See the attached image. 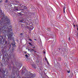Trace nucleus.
<instances>
[{"mask_svg":"<svg viewBox=\"0 0 78 78\" xmlns=\"http://www.w3.org/2000/svg\"><path fill=\"white\" fill-rule=\"evenodd\" d=\"M29 44H30V45H31L32 46V44L31 43H29Z\"/></svg>","mask_w":78,"mask_h":78,"instance_id":"nucleus-8","label":"nucleus"},{"mask_svg":"<svg viewBox=\"0 0 78 78\" xmlns=\"http://www.w3.org/2000/svg\"><path fill=\"white\" fill-rule=\"evenodd\" d=\"M68 39L69 41H70V37H69Z\"/></svg>","mask_w":78,"mask_h":78,"instance_id":"nucleus-9","label":"nucleus"},{"mask_svg":"<svg viewBox=\"0 0 78 78\" xmlns=\"http://www.w3.org/2000/svg\"><path fill=\"white\" fill-rule=\"evenodd\" d=\"M8 39H9V40H11V39H12V35H10L9 34H8Z\"/></svg>","mask_w":78,"mask_h":78,"instance_id":"nucleus-3","label":"nucleus"},{"mask_svg":"<svg viewBox=\"0 0 78 78\" xmlns=\"http://www.w3.org/2000/svg\"><path fill=\"white\" fill-rule=\"evenodd\" d=\"M67 72L68 73H69L70 71L69 70V71H67Z\"/></svg>","mask_w":78,"mask_h":78,"instance_id":"nucleus-11","label":"nucleus"},{"mask_svg":"<svg viewBox=\"0 0 78 78\" xmlns=\"http://www.w3.org/2000/svg\"><path fill=\"white\" fill-rule=\"evenodd\" d=\"M35 48V47H33V48Z\"/></svg>","mask_w":78,"mask_h":78,"instance_id":"nucleus-15","label":"nucleus"},{"mask_svg":"<svg viewBox=\"0 0 78 78\" xmlns=\"http://www.w3.org/2000/svg\"><path fill=\"white\" fill-rule=\"evenodd\" d=\"M33 67H35V68H36V67H34V66H33Z\"/></svg>","mask_w":78,"mask_h":78,"instance_id":"nucleus-17","label":"nucleus"},{"mask_svg":"<svg viewBox=\"0 0 78 78\" xmlns=\"http://www.w3.org/2000/svg\"><path fill=\"white\" fill-rule=\"evenodd\" d=\"M20 22H22V20H21Z\"/></svg>","mask_w":78,"mask_h":78,"instance_id":"nucleus-21","label":"nucleus"},{"mask_svg":"<svg viewBox=\"0 0 78 78\" xmlns=\"http://www.w3.org/2000/svg\"><path fill=\"white\" fill-rule=\"evenodd\" d=\"M27 74H28V73H27Z\"/></svg>","mask_w":78,"mask_h":78,"instance_id":"nucleus-24","label":"nucleus"},{"mask_svg":"<svg viewBox=\"0 0 78 78\" xmlns=\"http://www.w3.org/2000/svg\"><path fill=\"white\" fill-rule=\"evenodd\" d=\"M4 73H5V71H4Z\"/></svg>","mask_w":78,"mask_h":78,"instance_id":"nucleus-23","label":"nucleus"},{"mask_svg":"<svg viewBox=\"0 0 78 78\" xmlns=\"http://www.w3.org/2000/svg\"><path fill=\"white\" fill-rule=\"evenodd\" d=\"M3 14V15H4V14Z\"/></svg>","mask_w":78,"mask_h":78,"instance_id":"nucleus-27","label":"nucleus"},{"mask_svg":"<svg viewBox=\"0 0 78 78\" xmlns=\"http://www.w3.org/2000/svg\"><path fill=\"white\" fill-rule=\"evenodd\" d=\"M27 28H29V27L27 26Z\"/></svg>","mask_w":78,"mask_h":78,"instance_id":"nucleus-16","label":"nucleus"},{"mask_svg":"<svg viewBox=\"0 0 78 78\" xmlns=\"http://www.w3.org/2000/svg\"><path fill=\"white\" fill-rule=\"evenodd\" d=\"M26 24L27 25H28V23L26 22Z\"/></svg>","mask_w":78,"mask_h":78,"instance_id":"nucleus-10","label":"nucleus"},{"mask_svg":"<svg viewBox=\"0 0 78 78\" xmlns=\"http://www.w3.org/2000/svg\"><path fill=\"white\" fill-rule=\"evenodd\" d=\"M35 52H36V51H35Z\"/></svg>","mask_w":78,"mask_h":78,"instance_id":"nucleus-28","label":"nucleus"},{"mask_svg":"<svg viewBox=\"0 0 78 78\" xmlns=\"http://www.w3.org/2000/svg\"><path fill=\"white\" fill-rule=\"evenodd\" d=\"M44 53H45V52L44 51Z\"/></svg>","mask_w":78,"mask_h":78,"instance_id":"nucleus-19","label":"nucleus"},{"mask_svg":"<svg viewBox=\"0 0 78 78\" xmlns=\"http://www.w3.org/2000/svg\"><path fill=\"white\" fill-rule=\"evenodd\" d=\"M25 56L27 58H28L29 57L28 56V55H25Z\"/></svg>","mask_w":78,"mask_h":78,"instance_id":"nucleus-7","label":"nucleus"},{"mask_svg":"<svg viewBox=\"0 0 78 78\" xmlns=\"http://www.w3.org/2000/svg\"><path fill=\"white\" fill-rule=\"evenodd\" d=\"M20 35H23V33H21L20 34Z\"/></svg>","mask_w":78,"mask_h":78,"instance_id":"nucleus-12","label":"nucleus"},{"mask_svg":"<svg viewBox=\"0 0 78 78\" xmlns=\"http://www.w3.org/2000/svg\"><path fill=\"white\" fill-rule=\"evenodd\" d=\"M74 27H75V25H74Z\"/></svg>","mask_w":78,"mask_h":78,"instance_id":"nucleus-26","label":"nucleus"},{"mask_svg":"<svg viewBox=\"0 0 78 78\" xmlns=\"http://www.w3.org/2000/svg\"><path fill=\"white\" fill-rule=\"evenodd\" d=\"M45 59H46V60H47V58H45Z\"/></svg>","mask_w":78,"mask_h":78,"instance_id":"nucleus-20","label":"nucleus"},{"mask_svg":"<svg viewBox=\"0 0 78 78\" xmlns=\"http://www.w3.org/2000/svg\"><path fill=\"white\" fill-rule=\"evenodd\" d=\"M6 0V1L5 2H8V0Z\"/></svg>","mask_w":78,"mask_h":78,"instance_id":"nucleus-13","label":"nucleus"},{"mask_svg":"<svg viewBox=\"0 0 78 78\" xmlns=\"http://www.w3.org/2000/svg\"><path fill=\"white\" fill-rule=\"evenodd\" d=\"M28 50L30 51V52H32V51H34V49H31V50L30 49H28Z\"/></svg>","mask_w":78,"mask_h":78,"instance_id":"nucleus-5","label":"nucleus"},{"mask_svg":"<svg viewBox=\"0 0 78 78\" xmlns=\"http://www.w3.org/2000/svg\"><path fill=\"white\" fill-rule=\"evenodd\" d=\"M34 40H35V41H36V39H34Z\"/></svg>","mask_w":78,"mask_h":78,"instance_id":"nucleus-22","label":"nucleus"},{"mask_svg":"<svg viewBox=\"0 0 78 78\" xmlns=\"http://www.w3.org/2000/svg\"><path fill=\"white\" fill-rule=\"evenodd\" d=\"M0 2H1V1H0Z\"/></svg>","mask_w":78,"mask_h":78,"instance_id":"nucleus-25","label":"nucleus"},{"mask_svg":"<svg viewBox=\"0 0 78 78\" xmlns=\"http://www.w3.org/2000/svg\"><path fill=\"white\" fill-rule=\"evenodd\" d=\"M76 26H77V30H78V27H77V25H76Z\"/></svg>","mask_w":78,"mask_h":78,"instance_id":"nucleus-14","label":"nucleus"},{"mask_svg":"<svg viewBox=\"0 0 78 78\" xmlns=\"http://www.w3.org/2000/svg\"><path fill=\"white\" fill-rule=\"evenodd\" d=\"M29 74V75H27V74H26V77H24L23 78H34L35 76L34 75H33V74L30 73Z\"/></svg>","mask_w":78,"mask_h":78,"instance_id":"nucleus-1","label":"nucleus"},{"mask_svg":"<svg viewBox=\"0 0 78 78\" xmlns=\"http://www.w3.org/2000/svg\"><path fill=\"white\" fill-rule=\"evenodd\" d=\"M30 41H31V39H29Z\"/></svg>","mask_w":78,"mask_h":78,"instance_id":"nucleus-18","label":"nucleus"},{"mask_svg":"<svg viewBox=\"0 0 78 78\" xmlns=\"http://www.w3.org/2000/svg\"><path fill=\"white\" fill-rule=\"evenodd\" d=\"M5 27H6V26H4L3 27L2 25V26H0V30H2V31H6V30L7 29L5 28Z\"/></svg>","mask_w":78,"mask_h":78,"instance_id":"nucleus-2","label":"nucleus"},{"mask_svg":"<svg viewBox=\"0 0 78 78\" xmlns=\"http://www.w3.org/2000/svg\"><path fill=\"white\" fill-rule=\"evenodd\" d=\"M66 9V7H64L63 8V12L64 13H65V9Z\"/></svg>","mask_w":78,"mask_h":78,"instance_id":"nucleus-6","label":"nucleus"},{"mask_svg":"<svg viewBox=\"0 0 78 78\" xmlns=\"http://www.w3.org/2000/svg\"><path fill=\"white\" fill-rule=\"evenodd\" d=\"M5 20L7 21L8 24H9V19L8 18H6Z\"/></svg>","mask_w":78,"mask_h":78,"instance_id":"nucleus-4","label":"nucleus"}]
</instances>
